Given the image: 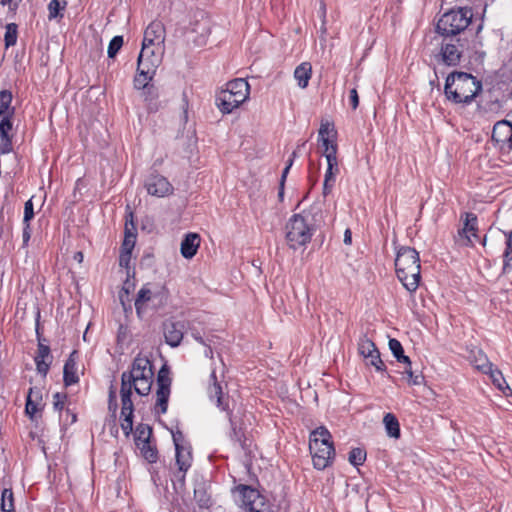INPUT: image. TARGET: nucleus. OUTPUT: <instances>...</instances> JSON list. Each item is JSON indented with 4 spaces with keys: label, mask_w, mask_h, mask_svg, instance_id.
<instances>
[{
    "label": "nucleus",
    "mask_w": 512,
    "mask_h": 512,
    "mask_svg": "<svg viewBox=\"0 0 512 512\" xmlns=\"http://www.w3.org/2000/svg\"><path fill=\"white\" fill-rule=\"evenodd\" d=\"M135 243L136 234L129 230V228L126 226L125 237L121 246V251L132 253Z\"/></svg>",
    "instance_id": "c9c22d12"
},
{
    "label": "nucleus",
    "mask_w": 512,
    "mask_h": 512,
    "mask_svg": "<svg viewBox=\"0 0 512 512\" xmlns=\"http://www.w3.org/2000/svg\"><path fill=\"white\" fill-rule=\"evenodd\" d=\"M23 224H24V227H23V232H22V238H23L24 245H27V243L29 242L30 237H31V228H30V223H23Z\"/></svg>",
    "instance_id": "6e6d98bb"
},
{
    "label": "nucleus",
    "mask_w": 512,
    "mask_h": 512,
    "mask_svg": "<svg viewBox=\"0 0 512 512\" xmlns=\"http://www.w3.org/2000/svg\"><path fill=\"white\" fill-rule=\"evenodd\" d=\"M12 117L13 116L1 117V120H0V137L11 136L9 133L12 130V127H13Z\"/></svg>",
    "instance_id": "79ce46f5"
},
{
    "label": "nucleus",
    "mask_w": 512,
    "mask_h": 512,
    "mask_svg": "<svg viewBox=\"0 0 512 512\" xmlns=\"http://www.w3.org/2000/svg\"><path fill=\"white\" fill-rule=\"evenodd\" d=\"M241 507L246 512H266L265 498L254 488L241 485L238 487Z\"/></svg>",
    "instance_id": "ddd939ff"
},
{
    "label": "nucleus",
    "mask_w": 512,
    "mask_h": 512,
    "mask_svg": "<svg viewBox=\"0 0 512 512\" xmlns=\"http://www.w3.org/2000/svg\"><path fill=\"white\" fill-rule=\"evenodd\" d=\"M162 62V54L156 52L154 46L142 45L138 56L137 74L134 78V87L145 90V93L152 98L157 97L154 94V87L149 86L150 81L156 74V70Z\"/></svg>",
    "instance_id": "20e7f679"
},
{
    "label": "nucleus",
    "mask_w": 512,
    "mask_h": 512,
    "mask_svg": "<svg viewBox=\"0 0 512 512\" xmlns=\"http://www.w3.org/2000/svg\"><path fill=\"white\" fill-rule=\"evenodd\" d=\"M286 241L288 246L297 250L306 246L316 231V224L313 216L308 211L294 214L286 223Z\"/></svg>",
    "instance_id": "39448f33"
},
{
    "label": "nucleus",
    "mask_w": 512,
    "mask_h": 512,
    "mask_svg": "<svg viewBox=\"0 0 512 512\" xmlns=\"http://www.w3.org/2000/svg\"><path fill=\"white\" fill-rule=\"evenodd\" d=\"M506 236L505 250L503 252V267L502 272L504 274L509 273L512 270V230L504 233Z\"/></svg>",
    "instance_id": "393cba45"
},
{
    "label": "nucleus",
    "mask_w": 512,
    "mask_h": 512,
    "mask_svg": "<svg viewBox=\"0 0 512 512\" xmlns=\"http://www.w3.org/2000/svg\"><path fill=\"white\" fill-rule=\"evenodd\" d=\"M131 257H132V253L121 251L120 257H119V265L124 268H129Z\"/></svg>",
    "instance_id": "603ef678"
},
{
    "label": "nucleus",
    "mask_w": 512,
    "mask_h": 512,
    "mask_svg": "<svg viewBox=\"0 0 512 512\" xmlns=\"http://www.w3.org/2000/svg\"><path fill=\"white\" fill-rule=\"evenodd\" d=\"M375 343L367 337V335H362L358 340V352L365 359L368 360L369 356L376 352Z\"/></svg>",
    "instance_id": "cd10ccee"
},
{
    "label": "nucleus",
    "mask_w": 512,
    "mask_h": 512,
    "mask_svg": "<svg viewBox=\"0 0 512 512\" xmlns=\"http://www.w3.org/2000/svg\"><path fill=\"white\" fill-rule=\"evenodd\" d=\"M12 150V136L0 137V154H8Z\"/></svg>",
    "instance_id": "49530a36"
},
{
    "label": "nucleus",
    "mask_w": 512,
    "mask_h": 512,
    "mask_svg": "<svg viewBox=\"0 0 512 512\" xmlns=\"http://www.w3.org/2000/svg\"><path fill=\"white\" fill-rule=\"evenodd\" d=\"M109 399H117L116 398V392H115L113 386H111L110 389H109Z\"/></svg>",
    "instance_id": "e2e57ef3"
},
{
    "label": "nucleus",
    "mask_w": 512,
    "mask_h": 512,
    "mask_svg": "<svg viewBox=\"0 0 512 512\" xmlns=\"http://www.w3.org/2000/svg\"><path fill=\"white\" fill-rule=\"evenodd\" d=\"M319 142L321 143L322 147L324 148V153H327L329 151L330 146H337L334 139L332 137H323L319 138Z\"/></svg>",
    "instance_id": "864d4df0"
},
{
    "label": "nucleus",
    "mask_w": 512,
    "mask_h": 512,
    "mask_svg": "<svg viewBox=\"0 0 512 512\" xmlns=\"http://www.w3.org/2000/svg\"><path fill=\"white\" fill-rule=\"evenodd\" d=\"M472 12L469 9L459 8L444 13L438 20L436 29L445 37L455 36L464 31L471 22Z\"/></svg>",
    "instance_id": "1a4fd4ad"
},
{
    "label": "nucleus",
    "mask_w": 512,
    "mask_h": 512,
    "mask_svg": "<svg viewBox=\"0 0 512 512\" xmlns=\"http://www.w3.org/2000/svg\"><path fill=\"white\" fill-rule=\"evenodd\" d=\"M388 345H389V349L391 350L393 356L396 359H398L404 353V349L402 347V344L397 339L391 338L389 340Z\"/></svg>",
    "instance_id": "a18cd8bd"
},
{
    "label": "nucleus",
    "mask_w": 512,
    "mask_h": 512,
    "mask_svg": "<svg viewBox=\"0 0 512 512\" xmlns=\"http://www.w3.org/2000/svg\"><path fill=\"white\" fill-rule=\"evenodd\" d=\"M464 226L462 229L458 231V235L461 238H464L465 245H471L472 239L471 236L478 238L477 235V216L473 213H465Z\"/></svg>",
    "instance_id": "6ab92c4d"
},
{
    "label": "nucleus",
    "mask_w": 512,
    "mask_h": 512,
    "mask_svg": "<svg viewBox=\"0 0 512 512\" xmlns=\"http://www.w3.org/2000/svg\"><path fill=\"white\" fill-rule=\"evenodd\" d=\"M207 393L209 399L215 402L216 406L222 410L227 411L228 419L231 424V434L230 438L232 441L238 443L243 449H245V439L244 434L241 430H237L233 420L232 413L228 411V396L223 394V389L221 384L217 381L216 372L213 370L210 374V384L207 389Z\"/></svg>",
    "instance_id": "9d476101"
},
{
    "label": "nucleus",
    "mask_w": 512,
    "mask_h": 512,
    "mask_svg": "<svg viewBox=\"0 0 512 512\" xmlns=\"http://www.w3.org/2000/svg\"><path fill=\"white\" fill-rule=\"evenodd\" d=\"M483 373L489 374L493 384L505 395H507V391H511L505 378L503 377L502 372L497 368H494L493 364L491 365L490 369H486V371H484Z\"/></svg>",
    "instance_id": "b1692460"
},
{
    "label": "nucleus",
    "mask_w": 512,
    "mask_h": 512,
    "mask_svg": "<svg viewBox=\"0 0 512 512\" xmlns=\"http://www.w3.org/2000/svg\"><path fill=\"white\" fill-rule=\"evenodd\" d=\"M165 40V28L160 21L151 22L144 32L142 45L160 46Z\"/></svg>",
    "instance_id": "f3484780"
},
{
    "label": "nucleus",
    "mask_w": 512,
    "mask_h": 512,
    "mask_svg": "<svg viewBox=\"0 0 512 512\" xmlns=\"http://www.w3.org/2000/svg\"><path fill=\"white\" fill-rule=\"evenodd\" d=\"M404 373L407 375L408 383L410 385H420L423 381V376L420 374H414L411 366L405 367Z\"/></svg>",
    "instance_id": "c03bdc74"
},
{
    "label": "nucleus",
    "mask_w": 512,
    "mask_h": 512,
    "mask_svg": "<svg viewBox=\"0 0 512 512\" xmlns=\"http://www.w3.org/2000/svg\"><path fill=\"white\" fill-rule=\"evenodd\" d=\"M173 442L176 447L184 446L182 442L184 441V437L181 431H176L172 433Z\"/></svg>",
    "instance_id": "4d7b16f0"
},
{
    "label": "nucleus",
    "mask_w": 512,
    "mask_h": 512,
    "mask_svg": "<svg viewBox=\"0 0 512 512\" xmlns=\"http://www.w3.org/2000/svg\"><path fill=\"white\" fill-rule=\"evenodd\" d=\"M27 398L31 399L33 402L42 403V391L40 388L31 387L28 391Z\"/></svg>",
    "instance_id": "3c124183"
},
{
    "label": "nucleus",
    "mask_w": 512,
    "mask_h": 512,
    "mask_svg": "<svg viewBox=\"0 0 512 512\" xmlns=\"http://www.w3.org/2000/svg\"><path fill=\"white\" fill-rule=\"evenodd\" d=\"M34 217V208L32 199H29L24 204V217L23 223H29L30 220Z\"/></svg>",
    "instance_id": "09e8293b"
},
{
    "label": "nucleus",
    "mask_w": 512,
    "mask_h": 512,
    "mask_svg": "<svg viewBox=\"0 0 512 512\" xmlns=\"http://www.w3.org/2000/svg\"><path fill=\"white\" fill-rule=\"evenodd\" d=\"M77 352L73 351L64 364L63 381L65 386H71L79 381L77 375Z\"/></svg>",
    "instance_id": "412c9836"
},
{
    "label": "nucleus",
    "mask_w": 512,
    "mask_h": 512,
    "mask_svg": "<svg viewBox=\"0 0 512 512\" xmlns=\"http://www.w3.org/2000/svg\"><path fill=\"white\" fill-rule=\"evenodd\" d=\"M192 336L200 344L206 345L204 339L199 335V333H192Z\"/></svg>",
    "instance_id": "680f3d73"
},
{
    "label": "nucleus",
    "mask_w": 512,
    "mask_h": 512,
    "mask_svg": "<svg viewBox=\"0 0 512 512\" xmlns=\"http://www.w3.org/2000/svg\"><path fill=\"white\" fill-rule=\"evenodd\" d=\"M213 355V351H212V348L211 347H207L206 350H205V356L207 357H212Z\"/></svg>",
    "instance_id": "0e129e2a"
},
{
    "label": "nucleus",
    "mask_w": 512,
    "mask_h": 512,
    "mask_svg": "<svg viewBox=\"0 0 512 512\" xmlns=\"http://www.w3.org/2000/svg\"><path fill=\"white\" fill-rule=\"evenodd\" d=\"M383 423L387 435L391 438L398 439L400 437V425L396 416L392 413H387L383 418Z\"/></svg>",
    "instance_id": "a878e982"
},
{
    "label": "nucleus",
    "mask_w": 512,
    "mask_h": 512,
    "mask_svg": "<svg viewBox=\"0 0 512 512\" xmlns=\"http://www.w3.org/2000/svg\"><path fill=\"white\" fill-rule=\"evenodd\" d=\"M153 366L147 357L137 356L131 365L129 371L121 375V429L126 436H129L133 430V412L134 405L131 399L132 390L140 395L147 396L153 384Z\"/></svg>",
    "instance_id": "f257e3e1"
},
{
    "label": "nucleus",
    "mask_w": 512,
    "mask_h": 512,
    "mask_svg": "<svg viewBox=\"0 0 512 512\" xmlns=\"http://www.w3.org/2000/svg\"><path fill=\"white\" fill-rule=\"evenodd\" d=\"M172 379L170 377V370L164 364L157 375V391H156V411L157 413L165 414L168 408V400L171 393Z\"/></svg>",
    "instance_id": "9b49d317"
},
{
    "label": "nucleus",
    "mask_w": 512,
    "mask_h": 512,
    "mask_svg": "<svg viewBox=\"0 0 512 512\" xmlns=\"http://www.w3.org/2000/svg\"><path fill=\"white\" fill-rule=\"evenodd\" d=\"M75 259H77L79 262H81L83 259V254L81 252H77L75 254Z\"/></svg>",
    "instance_id": "69168bd1"
},
{
    "label": "nucleus",
    "mask_w": 512,
    "mask_h": 512,
    "mask_svg": "<svg viewBox=\"0 0 512 512\" xmlns=\"http://www.w3.org/2000/svg\"><path fill=\"white\" fill-rule=\"evenodd\" d=\"M366 459V452L361 449V448H353L350 452H349V462L350 464H352L353 466H359V465H362L364 463Z\"/></svg>",
    "instance_id": "f704fd0d"
},
{
    "label": "nucleus",
    "mask_w": 512,
    "mask_h": 512,
    "mask_svg": "<svg viewBox=\"0 0 512 512\" xmlns=\"http://www.w3.org/2000/svg\"><path fill=\"white\" fill-rule=\"evenodd\" d=\"M349 100H350V105H351L352 109L355 110L359 105V96H358V92L355 88L350 90Z\"/></svg>",
    "instance_id": "5fc2aeb1"
},
{
    "label": "nucleus",
    "mask_w": 512,
    "mask_h": 512,
    "mask_svg": "<svg viewBox=\"0 0 512 512\" xmlns=\"http://www.w3.org/2000/svg\"><path fill=\"white\" fill-rule=\"evenodd\" d=\"M481 80L470 73L453 71L445 80L444 95L446 99L455 104L467 106L482 92Z\"/></svg>",
    "instance_id": "f03ea898"
},
{
    "label": "nucleus",
    "mask_w": 512,
    "mask_h": 512,
    "mask_svg": "<svg viewBox=\"0 0 512 512\" xmlns=\"http://www.w3.org/2000/svg\"><path fill=\"white\" fill-rule=\"evenodd\" d=\"M141 451L142 456L149 462L155 463L158 459V453L155 447H153L150 442L141 444L138 447Z\"/></svg>",
    "instance_id": "72a5a7b5"
},
{
    "label": "nucleus",
    "mask_w": 512,
    "mask_h": 512,
    "mask_svg": "<svg viewBox=\"0 0 512 512\" xmlns=\"http://www.w3.org/2000/svg\"><path fill=\"white\" fill-rule=\"evenodd\" d=\"M108 409L112 413H116L118 409L117 399H109L108 400Z\"/></svg>",
    "instance_id": "13d9d810"
},
{
    "label": "nucleus",
    "mask_w": 512,
    "mask_h": 512,
    "mask_svg": "<svg viewBox=\"0 0 512 512\" xmlns=\"http://www.w3.org/2000/svg\"><path fill=\"white\" fill-rule=\"evenodd\" d=\"M67 396L62 393H55L53 395V406L57 411H62L66 402Z\"/></svg>",
    "instance_id": "8fccbe9b"
},
{
    "label": "nucleus",
    "mask_w": 512,
    "mask_h": 512,
    "mask_svg": "<svg viewBox=\"0 0 512 512\" xmlns=\"http://www.w3.org/2000/svg\"><path fill=\"white\" fill-rule=\"evenodd\" d=\"M168 298L169 290L165 284L158 282L144 284L134 302L137 315L140 316L149 306L155 309L165 306Z\"/></svg>",
    "instance_id": "6e6552de"
},
{
    "label": "nucleus",
    "mask_w": 512,
    "mask_h": 512,
    "mask_svg": "<svg viewBox=\"0 0 512 512\" xmlns=\"http://www.w3.org/2000/svg\"><path fill=\"white\" fill-rule=\"evenodd\" d=\"M312 76V65L310 62H302L294 70V78L300 88L304 89L308 86Z\"/></svg>",
    "instance_id": "4be33fe9"
},
{
    "label": "nucleus",
    "mask_w": 512,
    "mask_h": 512,
    "mask_svg": "<svg viewBox=\"0 0 512 512\" xmlns=\"http://www.w3.org/2000/svg\"><path fill=\"white\" fill-rule=\"evenodd\" d=\"M123 45V37L122 36H115L111 39L109 45H108V57L113 58L118 53V51L121 49Z\"/></svg>",
    "instance_id": "58836bf2"
},
{
    "label": "nucleus",
    "mask_w": 512,
    "mask_h": 512,
    "mask_svg": "<svg viewBox=\"0 0 512 512\" xmlns=\"http://www.w3.org/2000/svg\"><path fill=\"white\" fill-rule=\"evenodd\" d=\"M309 450L315 469L324 470L333 463L335 448L332 435L326 427L320 426L310 433Z\"/></svg>",
    "instance_id": "423d86ee"
},
{
    "label": "nucleus",
    "mask_w": 512,
    "mask_h": 512,
    "mask_svg": "<svg viewBox=\"0 0 512 512\" xmlns=\"http://www.w3.org/2000/svg\"><path fill=\"white\" fill-rule=\"evenodd\" d=\"M470 362L475 366L476 369L482 372L486 371V369H490L492 365V363L481 350L471 351Z\"/></svg>",
    "instance_id": "c85d7f7f"
},
{
    "label": "nucleus",
    "mask_w": 512,
    "mask_h": 512,
    "mask_svg": "<svg viewBox=\"0 0 512 512\" xmlns=\"http://www.w3.org/2000/svg\"><path fill=\"white\" fill-rule=\"evenodd\" d=\"M185 328V321L165 320L162 325L165 342L171 347H178L183 339Z\"/></svg>",
    "instance_id": "2eb2a0df"
},
{
    "label": "nucleus",
    "mask_w": 512,
    "mask_h": 512,
    "mask_svg": "<svg viewBox=\"0 0 512 512\" xmlns=\"http://www.w3.org/2000/svg\"><path fill=\"white\" fill-rule=\"evenodd\" d=\"M419 253L411 247L402 246L398 249L395 269L399 281L409 292H415L420 283Z\"/></svg>",
    "instance_id": "7ed1b4c3"
},
{
    "label": "nucleus",
    "mask_w": 512,
    "mask_h": 512,
    "mask_svg": "<svg viewBox=\"0 0 512 512\" xmlns=\"http://www.w3.org/2000/svg\"><path fill=\"white\" fill-rule=\"evenodd\" d=\"M200 236L197 233H188L181 242L180 252L186 259L193 258L200 246Z\"/></svg>",
    "instance_id": "aec40b11"
},
{
    "label": "nucleus",
    "mask_w": 512,
    "mask_h": 512,
    "mask_svg": "<svg viewBox=\"0 0 512 512\" xmlns=\"http://www.w3.org/2000/svg\"><path fill=\"white\" fill-rule=\"evenodd\" d=\"M249 94L250 85L245 79L231 80L217 93L216 106L223 114H230L249 98Z\"/></svg>",
    "instance_id": "0eeeda50"
},
{
    "label": "nucleus",
    "mask_w": 512,
    "mask_h": 512,
    "mask_svg": "<svg viewBox=\"0 0 512 512\" xmlns=\"http://www.w3.org/2000/svg\"><path fill=\"white\" fill-rule=\"evenodd\" d=\"M366 364L373 366L378 372H384L386 370V366L381 360L380 352L378 349H376V352H373L369 356L368 360H366Z\"/></svg>",
    "instance_id": "e433bc0d"
},
{
    "label": "nucleus",
    "mask_w": 512,
    "mask_h": 512,
    "mask_svg": "<svg viewBox=\"0 0 512 512\" xmlns=\"http://www.w3.org/2000/svg\"><path fill=\"white\" fill-rule=\"evenodd\" d=\"M11 1H12V0H1V2H0V3H1L3 6H5V5L10 4V3H11Z\"/></svg>",
    "instance_id": "338daca9"
},
{
    "label": "nucleus",
    "mask_w": 512,
    "mask_h": 512,
    "mask_svg": "<svg viewBox=\"0 0 512 512\" xmlns=\"http://www.w3.org/2000/svg\"><path fill=\"white\" fill-rule=\"evenodd\" d=\"M66 3L64 2V5L61 7L59 0H51L48 4V11H49V19H55L58 16H61L59 14L60 9L65 8Z\"/></svg>",
    "instance_id": "37998d69"
},
{
    "label": "nucleus",
    "mask_w": 512,
    "mask_h": 512,
    "mask_svg": "<svg viewBox=\"0 0 512 512\" xmlns=\"http://www.w3.org/2000/svg\"><path fill=\"white\" fill-rule=\"evenodd\" d=\"M5 46L10 47L14 46L17 42V36H18V27L15 23H9L5 27Z\"/></svg>",
    "instance_id": "473e14b6"
},
{
    "label": "nucleus",
    "mask_w": 512,
    "mask_h": 512,
    "mask_svg": "<svg viewBox=\"0 0 512 512\" xmlns=\"http://www.w3.org/2000/svg\"><path fill=\"white\" fill-rule=\"evenodd\" d=\"M485 53L484 52H481L477 57L476 59H482L484 57Z\"/></svg>",
    "instance_id": "774afa93"
},
{
    "label": "nucleus",
    "mask_w": 512,
    "mask_h": 512,
    "mask_svg": "<svg viewBox=\"0 0 512 512\" xmlns=\"http://www.w3.org/2000/svg\"><path fill=\"white\" fill-rule=\"evenodd\" d=\"M34 361L36 364L37 372L43 377H46L51 364L50 348L48 345L39 342Z\"/></svg>",
    "instance_id": "a211bd4d"
},
{
    "label": "nucleus",
    "mask_w": 512,
    "mask_h": 512,
    "mask_svg": "<svg viewBox=\"0 0 512 512\" xmlns=\"http://www.w3.org/2000/svg\"><path fill=\"white\" fill-rule=\"evenodd\" d=\"M323 155L326 158L327 167H334L335 170L339 168L337 159V146H330L329 151H327V153H323Z\"/></svg>",
    "instance_id": "a19ab883"
},
{
    "label": "nucleus",
    "mask_w": 512,
    "mask_h": 512,
    "mask_svg": "<svg viewBox=\"0 0 512 512\" xmlns=\"http://www.w3.org/2000/svg\"><path fill=\"white\" fill-rule=\"evenodd\" d=\"M344 243L346 245H350L352 243V233H351L350 229H346V231L344 233Z\"/></svg>",
    "instance_id": "052dcab7"
},
{
    "label": "nucleus",
    "mask_w": 512,
    "mask_h": 512,
    "mask_svg": "<svg viewBox=\"0 0 512 512\" xmlns=\"http://www.w3.org/2000/svg\"><path fill=\"white\" fill-rule=\"evenodd\" d=\"M0 508L3 512H14V499L11 489H4L1 495Z\"/></svg>",
    "instance_id": "7c9ffc66"
},
{
    "label": "nucleus",
    "mask_w": 512,
    "mask_h": 512,
    "mask_svg": "<svg viewBox=\"0 0 512 512\" xmlns=\"http://www.w3.org/2000/svg\"><path fill=\"white\" fill-rule=\"evenodd\" d=\"M464 52V42L462 39H444L441 44L438 60L446 66H457Z\"/></svg>",
    "instance_id": "f8f14e48"
},
{
    "label": "nucleus",
    "mask_w": 512,
    "mask_h": 512,
    "mask_svg": "<svg viewBox=\"0 0 512 512\" xmlns=\"http://www.w3.org/2000/svg\"><path fill=\"white\" fill-rule=\"evenodd\" d=\"M297 157V152L296 151H293L288 162H287V165L286 167L284 168L283 172H282V175H281V181H280V189H279V197L282 198L283 197V194H284V182H285V179L288 175V172L290 170V168L292 167L293 165V162H294V159Z\"/></svg>",
    "instance_id": "4c0bfd02"
},
{
    "label": "nucleus",
    "mask_w": 512,
    "mask_h": 512,
    "mask_svg": "<svg viewBox=\"0 0 512 512\" xmlns=\"http://www.w3.org/2000/svg\"><path fill=\"white\" fill-rule=\"evenodd\" d=\"M145 188L148 194L156 197H165L173 192L171 183L160 174H151L145 180Z\"/></svg>",
    "instance_id": "dca6fc26"
},
{
    "label": "nucleus",
    "mask_w": 512,
    "mask_h": 512,
    "mask_svg": "<svg viewBox=\"0 0 512 512\" xmlns=\"http://www.w3.org/2000/svg\"><path fill=\"white\" fill-rule=\"evenodd\" d=\"M396 360L400 363L405 364L406 367L412 365L410 358L408 356H406L404 353Z\"/></svg>",
    "instance_id": "bf43d9fd"
},
{
    "label": "nucleus",
    "mask_w": 512,
    "mask_h": 512,
    "mask_svg": "<svg viewBox=\"0 0 512 512\" xmlns=\"http://www.w3.org/2000/svg\"><path fill=\"white\" fill-rule=\"evenodd\" d=\"M152 434V430L147 425H139L136 428V437L135 442L137 447H140L141 444L150 442V437Z\"/></svg>",
    "instance_id": "2f4dec72"
},
{
    "label": "nucleus",
    "mask_w": 512,
    "mask_h": 512,
    "mask_svg": "<svg viewBox=\"0 0 512 512\" xmlns=\"http://www.w3.org/2000/svg\"><path fill=\"white\" fill-rule=\"evenodd\" d=\"M12 93L9 90H1L0 91V117L4 116H13L14 108L11 107L12 103Z\"/></svg>",
    "instance_id": "bb28decb"
},
{
    "label": "nucleus",
    "mask_w": 512,
    "mask_h": 512,
    "mask_svg": "<svg viewBox=\"0 0 512 512\" xmlns=\"http://www.w3.org/2000/svg\"><path fill=\"white\" fill-rule=\"evenodd\" d=\"M336 131L334 125L328 121L322 122L318 131V138L332 137L335 138Z\"/></svg>",
    "instance_id": "ea45409f"
},
{
    "label": "nucleus",
    "mask_w": 512,
    "mask_h": 512,
    "mask_svg": "<svg viewBox=\"0 0 512 512\" xmlns=\"http://www.w3.org/2000/svg\"><path fill=\"white\" fill-rule=\"evenodd\" d=\"M492 140L501 151L512 152V122L505 119L497 121L493 126Z\"/></svg>",
    "instance_id": "4468645a"
},
{
    "label": "nucleus",
    "mask_w": 512,
    "mask_h": 512,
    "mask_svg": "<svg viewBox=\"0 0 512 512\" xmlns=\"http://www.w3.org/2000/svg\"><path fill=\"white\" fill-rule=\"evenodd\" d=\"M176 451V464L179 471L186 473L191 467L192 455L190 447L180 446L175 448Z\"/></svg>",
    "instance_id": "5701e85b"
},
{
    "label": "nucleus",
    "mask_w": 512,
    "mask_h": 512,
    "mask_svg": "<svg viewBox=\"0 0 512 512\" xmlns=\"http://www.w3.org/2000/svg\"><path fill=\"white\" fill-rule=\"evenodd\" d=\"M41 404L33 402L31 399H26L25 412L33 419L35 414L39 411Z\"/></svg>",
    "instance_id": "de8ad7c7"
},
{
    "label": "nucleus",
    "mask_w": 512,
    "mask_h": 512,
    "mask_svg": "<svg viewBox=\"0 0 512 512\" xmlns=\"http://www.w3.org/2000/svg\"><path fill=\"white\" fill-rule=\"evenodd\" d=\"M339 171H340L339 168H337V170H335L334 167H327L325 175H324V182H323L324 196H327L328 194L331 193V191L334 187V184H335L336 176L339 174Z\"/></svg>",
    "instance_id": "c756f323"
}]
</instances>
